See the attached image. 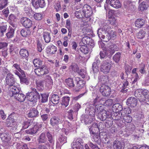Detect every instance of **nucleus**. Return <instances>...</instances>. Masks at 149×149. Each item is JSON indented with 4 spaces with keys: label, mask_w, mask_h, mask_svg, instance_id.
Wrapping results in <instances>:
<instances>
[{
    "label": "nucleus",
    "mask_w": 149,
    "mask_h": 149,
    "mask_svg": "<svg viewBox=\"0 0 149 149\" xmlns=\"http://www.w3.org/2000/svg\"><path fill=\"white\" fill-rule=\"evenodd\" d=\"M112 110L114 112H121L123 110L122 106L118 103H116L113 106Z\"/></svg>",
    "instance_id": "nucleus-29"
},
{
    "label": "nucleus",
    "mask_w": 149,
    "mask_h": 149,
    "mask_svg": "<svg viewBox=\"0 0 149 149\" xmlns=\"http://www.w3.org/2000/svg\"><path fill=\"white\" fill-rule=\"evenodd\" d=\"M31 121L29 120L24 121L22 124V128L20 129L21 131L24 129L27 128L29 126L31 125Z\"/></svg>",
    "instance_id": "nucleus-52"
},
{
    "label": "nucleus",
    "mask_w": 149,
    "mask_h": 149,
    "mask_svg": "<svg viewBox=\"0 0 149 149\" xmlns=\"http://www.w3.org/2000/svg\"><path fill=\"white\" fill-rule=\"evenodd\" d=\"M88 109L89 111V116L92 118H93V119H94L95 113L98 111V109H95L93 107V105H89L88 108L86 109V110H88Z\"/></svg>",
    "instance_id": "nucleus-18"
},
{
    "label": "nucleus",
    "mask_w": 149,
    "mask_h": 149,
    "mask_svg": "<svg viewBox=\"0 0 149 149\" xmlns=\"http://www.w3.org/2000/svg\"><path fill=\"white\" fill-rule=\"evenodd\" d=\"M85 81H84L80 80L78 81L75 87V90L76 91H79V90L83 88L85 85Z\"/></svg>",
    "instance_id": "nucleus-25"
},
{
    "label": "nucleus",
    "mask_w": 149,
    "mask_h": 149,
    "mask_svg": "<svg viewBox=\"0 0 149 149\" xmlns=\"http://www.w3.org/2000/svg\"><path fill=\"white\" fill-rule=\"evenodd\" d=\"M16 125L15 119L12 117L11 115H10L6 120V125L7 127H12Z\"/></svg>",
    "instance_id": "nucleus-16"
},
{
    "label": "nucleus",
    "mask_w": 149,
    "mask_h": 149,
    "mask_svg": "<svg viewBox=\"0 0 149 149\" xmlns=\"http://www.w3.org/2000/svg\"><path fill=\"white\" fill-rule=\"evenodd\" d=\"M46 135L49 142V145L52 146H53L54 143V136L49 132L47 133Z\"/></svg>",
    "instance_id": "nucleus-30"
},
{
    "label": "nucleus",
    "mask_w": 149,
    "mask_h": 149,
    "mask_svg": "<svg viewBox=\"0 0 149 149\" xmlns=\"http://www.w3.org/2000/svg\"><path fill=\"white\" fill-rule=\"evenodd\" d=\"M20 22L22 25L26 28H29L31 27L32 24V21L26 17L22 18Z\"/></svg>",
    "instance_id": "nucleus-11"
},
{
    "label": "nucleus",
    "mask_w": 149,
    "mask_h": 149,
    "mask_svg": "<svg viewBox=\"0 0 149 149\" xmlns=\"http://www.w3.org/2000/svg\"><path fill=\"white\" fill-rule=\"evenodd\" d=\"M82 44L84 45H90L92 47L94 45L93 40L91 38L87 36L84 37L82 38L80 44L82 45Z\"/></svg>",
    "instance_id": "nucleus-12"
},
{
    "label": "nucleus",
    "mask_w": 149,
    "mask_h": 149,
    "mask_svg": "<svg viewBox=\"0 0 149 149\" xmlns=\"http://www.w3.org/2000/svg\"><path fill=\"white\" fill-rule=\"evenodd\" d=\"M82 121H84L86 125L91 123L93 120L90 116H89L87 115H82Z\"/></svg>",
    "instance_id": "nucleus-24"
},
{
    "label": "nucleus",
    "mask_w": 149,
    "mask_h": 149,
    "mask_svg": "<svg viewBox=\"0 0 149 149\" xmlns=\"http://www.w3.org/2000/svg\"><path fill=\"white\" fill-rule=\"evenodd\" d=\"M7 4L8 0H0V10L5 7Z\"/></svg>",
    "instance_id": "nucleus-57"
},
{
    "label": "nucleus",
    "mask_w": 149,
    "mask_h": 149,
    "mask_svg": "<svg viewBox=\"0 0 149 149\" xmlns=\"http://www.w3.org/2000/svg\"><path fill=\"white\" fill-rule=\"evenodd\" d=\"M102 123H99L98 124L96 123H94L93 124L92 126L89 127V130H93L94 131H99L101 128L100 127V125H101Z\"/></svg>",
    "instance_id": "nucleus-38"
},
{
    "label": "nucleus",
    "mask_w": 149,
    "mask_h": 149,
    "mask_svg": "<svg viewBox=\"0 0 149 149\" xmlns=\"http://www.w3.org/2000/svg\"><path fill=\"white\" fill-rule=\"evenodd\" d=\"M34 72L35 73L39 76H40L42 75H44L45 74H47L49 73V71L47 67L45 65H42L41 67H39L38 68L35 69L34 70Z\"/></svg>",
    "instance_id": "nucleus-6"
},
{
    "label": "nucleus",
    "mask_w": 149,
    "mask_h": 149,
    "mask_svg": "<svg viewBox=\"0 0 149 149\" xmlns=\"http://www.w3.org/2000/svg\"><path fill=\"white\" fill-rule=\"evenodd\" d=\"M124 114H122L121 112H114L113 113L111 116V117L112 119L115 120H120V119H122L123 117V115Z\"/></svg>",
    "instance_id": "nucleus-21"
},
{
    "label": "nucleus",
    "mask_w": 149,
    "mask_h": 149,
    "mask_svg": "<svg viewBox=\"0 0 149 149\" xmlns=\"http://www.w3.org/2000/svg\"><path fill=\"white\" fill-rule=\"evenodd\" d=\"M84 141L81 138L74 139L71 144V146L74 149H84Z\"/></svg>",
    "instance_id": "nucleus-2"
},
{
    "label": "nucleus",
    "mask_w": 149,
    "mask_h": 149,
    "mask_svg": "<svg viewBox=\"0 0 149 149\" xmlns=\"http://www.w3.org/2000/svg\"><path fill=\"white\" fill-rule=\"evenodd\" d=\"M134 6L133 4V2L131 1L126 0L123 3V6L127 10L131 11L132 10Z\"/></svg>",
    "instance_id": "nucleus-14"
},
{
    "label": "nucleus",
    "mask_w": 149,
    "mask_h": 149,
    "mask_svg": "<svg viewBox=\"0 0 149 149\" xmlns=\"http://www.w3.org/2000/svg\"><path fill=\"white\" fill-rule=\"evenodd\" d=\"M109 4L112 7L118 9L121 6V4L119 0H110Z\"/></svg>",
    "instance_id": "nucleus-20"
},
{
    "label": "nucleus",
    "mask_w": 149,
    "mask_h": 149,
    "mask_svg": "<svg viewBox=\"0 0 149 149\" xmlns=\"http://www.w3.org/2000/svg\"><path fill=\"white\" fill-rule=\"evenodd\" d=\"M74 14L76 17L80 19L85 17V15L83 12L82 9L75 11Z\"/></svg>",
    "instance_id": "nucleus-41"
},
{
    "label": "nucleus",
    "mask_w": 149,
    "mask_h": 149,
    "mask_svg": "<svg viewBox=\"0 0 149 149\" xmlns=\"http://www.w3.org/2000/svg\"><path fill=\"white\" fill-rule=\"evenodd\" d=\"M138 99L141 102L147 101L149 100V92L148 91L146 94H143L139 97Z\"/></svg>",
    "instance_id": "nucleus-33"
},
{
    "label": "nucleus",
    "mask_w": 149,
    "mask_h": 149,
    "mask_svg": "<svg viewBox=\"0 0 149 149\" xmlns=\"http://www.w3.org/2000/svg\"><path fill=\"white\" fill-rule=\"evenodd\" d=\"M45 81L46 84L51 85L52 83V80L51 77L49 75H47L45 77Z\"/></svg>",
    "instance_id": "nucleus-62"
},
{
    "label": "nucleus",
    "mask_w": 149,
    "mask_h": 149,
    "mask_svg": "<svg viewBox=\"0 0 149 149\" xmlns=\"http://www.w3.org/2000/svg\"><path fill=\"white\" fill-rule=\"evenodd\" d=\"M61 122V120L58 117L54 116L51 118L50 124L52 126L54 127L58 125Z\"/></svg>",
    "instance_id": "nucleus-19"
},
{
    "label": "nucleus",
    "mask_w": 149,
    "mask_h": 149,
    "mask_svg": "<svg viewBox=\"0 0 149 149\" xmlns=\"http://www.w3.org/2000/svg\"><path fill=\"white\" fill-rule=\"evenodd\" d=\"M97 33L99 37L103 41L107 42L111 38L116 36L115 32L110 31V29L108 25H105L98 29Z\"/></svg>",
    "instance_id": "nucleus-1"
},
{
    "label": "nucleus",
    "mask_w": 149,
    "mask_h": 149,
    "mask_svg": "<svg viewBox=\"0 0 149 149\" xmlns=\"http://www.w3.org/2000/svg\"><path fill=\"white\" fill-rule=\"evenodd\" d=\"M42 127L41 123H37L33 127L25 131L26 133L30 134H35L39 130L40 128Z\"/></svg>",
    "instance_id": "nucleus-7"
},
{
    "label": "nucleus",
    "mask_w": 149,
    "mask_h": 149,
    "mask_svg": "<svg viewBox=\"0 0 149 149\" xmlns=\"http://www.w3.org/2000/svg\"><path fill=\"white\" fill-rule=\"evenodd\" d=\"M123 118L124 122L127 123H130L132 120L131 116L129 115H123Z\"/></svg>",
    "instance_id": "nucleus-55"
},
{
    "label": "nucleus",
    "mask_w": 149,
    "mask_h": 149,
    "mask_svg": "<svg viewBox=\"0 0 149 149\" xmlns=\"http://www.w3.org/2000/svg\"><path fill=\"white\" fill-rule=\"evenodd\" d=\"M102 48L103 51L100 52V55L101 58H104L107 55V53L109 52L106 50L105 47H102Z\"/></svg>",
    "instance_id": "nucleus-53"
},
{
    "label": "nucleus",
    "mask_w": 149,
    "mask_h": 149,
    "mask_svg": "<svg viewBox=\"0 0 149 149\" xmlns=\"http://www.w3.org/2000/svg\"><path fill=\"white\" fill-rule=\"evenodd\" d=\"M34 97L33 92H31L26 94V97L29 101L33 102V103H35L36 102V97L34 98Z\"/></svg>",
    "instance_id": "nucleus-28"
},
{
    "label": "nucleus",
    "mask_w": 149,
    "mask_h": 149,
    "mask_svg": "<svg viewBox=\"0 0 149 149\" xmlns=\"http://www.w3.org/2000/svg\"><path fill=\"white\" fill-rule=\"evenodd\" d=\"M145 21L142 19H137L135 22V26L137 28H140L142 27L145 24Z\"/></svg>",
    "instance_id": "nucleus-35"
},
{
    "label": "nucleus",
    "mask_w": 149,
    "mask_h": 149,
    "mask_svg": "<svg viewBox=\"0 0 149 149\" xmlns=\"http://www.w3.org/2000/svg\"><path fill=\"white\" fill-rule=\"evenodd\" d=\"M139 71L141 74H144L146 73V66L144 63H141L139 64Z\"/></svg>",
    "instance_id": "nucleus-54"
},
{
    "label": "nucleus",
    "mask_w": 149,
    "mask_h": 149,
    "mask_svg": "<svg viewBox=\"0 0 149 149\" xmlns=\"http://www.w3.org/2000/svg\"><path fill=\"white\" fill-rule=\"evenodd\" d=\"M92 69L94 73H96L98 72L99 71L98 65L96 64L95 63H93L92 64Z\"/></svg>",
    "instance_id": "nucleus-64"
},
{
    "label": "nucleus",
    "mask_w": 149,
    "mask_h": 149,
    "mask_svg": "<svg viewBox=\"0 0 149 149\" xmlns=\"http://www.w3.org/2000/svg\"><path fill=\"white\" fill-rule=\"evenodd\" d=\"M81 46L80 48V50L81 52L85 54H86L89 52V49L87 45H81Z\"/></svg>",
    "instance_id": "nucleus-44"
},
{
    "label": "nucleus",
    "mask_w": 149,
    "mask_h": 149,
    "mask_svg": "<svg viewBox=\"0 0 149 149\" xmlns=\"http://www.w3.org/2000/svg\"><path fill=\"white\" fill-rule=\"evenodd\" d=\"M121 54L120 52H117L113 57V59L116 63H118L121 58Z\"/></svg>",
    "instance_id": "nucleus-49"
},
{
    "label": "nucleus",
    "mask_w": 149,
    "mask_h": 149,
    "mask_svg": "<svg viewBox=\"0 0 149 149\" xmlns=\"http://www.w3.org/2000/svg\"><path fill=\"white\" fill-rule=\"evenodd\" d=\"M107 51L109 52L110 54L112 55L115 51L117 50V46L114 43L110 42L107 44V47L105 48Z\"/></svg>",
    "instance_id": "nucleus-10"
},
{
    "label": "nucleus",
    "mask_w": 149,
    "mask_h": 149,
    "mask_svg": "<svg viewBox=\"0 0 149 149\" xmlns=\"http://www.w3.org/2000/svg\"><path fill=\"white\" fill-rule=\"evenodd\" d=\"M63 126L64 128L68 129V130H71L73 129L72 125L69 122L67 121L65 122L63 124Z\"/></svg>",
    "instance_id": "nucleus-59"
},
{
    "label": "nucleus",
    "mask_w": 149,
    "mask_h": 149,
    "mask_svg": "<svg viewBox=\"0 0 149 149\" xmlns=\"http://www.w3.org/2000/svg\"><path fill=\"white\" fill-rule=\"evenodd\" d=\"M48 47L49 48V52L51 54H54L57 51V48L56 47L53 45H50V46H49Z\"/></svg>",
    "instance_id": "nucleus-60"
},
{
    "label": "nucleus",
    "mask_w": 149,
    "mask_h": 149,
    "mask_svg": "<svg viewBox=\"0 0 149 149\" xmlns=\"http://www.w3.org/2000/svg\"><path fill=\"white\" fill-rule=\"evenodd\" d=\"M70 100V97L68 96H64L62 98L61 104L63 106L66 107L68 105Z\"/></svg>",
    "instance_id": "nucleus-31"
},
{
    "label": "nucleus",
    "mask_w": 149,
    "mask_h": 149,
    "mask_svg": "<svg viewBox=\"0 0 149 149\" xmlns=\"http://www.w3.org/2000/svg\"><path fill=\"white\" fill-rule=\"evenodd\" d=\"M37 140L39 144L46 143L47 142L46 134L45 133H42L39 136Z\"/></svg>",
    "instance_id": "nucleus-22"
},
{
    "label": "nucleus",
    "mask_w": 149,
    "mask_h": 149,
    "mask_svg": "<svg viewBox=\"0 0 149 149\" xmlns=\"http://www.w3.org/2000/svg\"><path fill=\"white\" fill-rule=\"evenodd\" d=\"M148 91L146 89H138L136 90L134 92V95L135 96L138 98L141 96L143 94H146V92Z\"/></svg>",
    "instance_id": "nucleus-27"
},
{
    "label": "nucleus",
    "mask_w": 149,
    "mask_h": 149,
    "mask_svg": "<svg viewBox=\"0 0 149 149\" xmlns=\"http://www.w3.org/2000/svg\"><path fill=\"white\" fill-rule=\"evenodd\" d=\"M111 64L106 61H103L100 66V70L104 74L108 73L111 68Z\"/></svg>",
    "instance_id": "nucleus-4"
},
{
    "label": "nucleus",
    "mask_w": 149,
    "mask_h": 149,
    "mask_svg": "<svg viewBox=\"0 0 149 149\" xmlns=\"http://www.w3.org/2000/svg\"><path fill=\"white\" fill-rule=\"evenodd\" d=\"M41 95L42 97L41 102L45 103L48 100V95L46 93L41 94Z\"/></svg>",
    "instance_id": "nucleus-61"
},
{
    "label": "nucleus",
    "mask_w": 149,
    "mask_h": 149,
    "mask_svg": "<svg viewBox=\"0 0 149 149\" xmlns=\"http://www.w3.org/2000/svg\"><path fill=\"white\" fill-rule=\"evenodd\" d=\"M65 82L66 85L71 88L74 87L75 84L73 79L72 78H69L66 79Z\"/></svg>",
    "instance_id": "nucleus-39"
},
{
    "label": "nucleus",
    "mask_w": 149,
    "mask_h": 149,
    "mask_svg": "<svg viewBox=\"0 0 149 149\" xmlns=\"http://www.w3.org/2000/svg\"><path fill=\"white\" fill-rule=\"evenodd\" d=\"M100 91L103 96L107 97L110 94L111 89L109 86L105 84H102Z\"/></svg>",
    "instance_id": "nucleus-3"
},
{
    "label": "nucleus",
    "mask_w": 149,
    "mask_h": 149,
    "mask_svg": "<svg viewBox=\"0 0 149 149\" xmlns=\"http://www.w3.org/2000/svg\"><path fill=\"white\" fill-rule=\"evenodd\" d=\"M100 81H101L102 84H104L108 81V77L106 76L102 75L99 78Z\"/></svg>",
    "instance_id": "nucleus-63"
},
{
    "label": "nucleus",
    "mask_w": 149,
    "mask_h": 149,
    "mask_svg": "<svg viewBox=\"0 0 149 149\" xmlns=\"http://www.w3.org/2000/svg\"><path fill=\"white\" fill-rule=\"evenodd\" d=\"M60 100V97L56 94L53 95L51 97V100L54 104H57Z\"/></svg>",
    "instance_id": "nucleus-34"
},
{
    "label": "nucleus",
    "mask_w": 149,
    "mask_h": 149,
    "mask_svg": "<svg viewBox=\"0 0 149 149\" xmlns=\"http://www.w3.org/2000/svg\"><path fill=\"white\" fill-rule=\"evenodd\" d=\"M69 69L70 70H72L74 72H76L78 70L79 68L76 64L72 63L70 66Z\"/></svg>",
    "instance_id": "nucleus-56"
},
{
    "label": "nucleus",
    "mask_w": 149,
    "mask_h": 149,
    "mask_svg": "<svg viewBox=\"0 0 149 149\" xmlns=\"http://www.w3.org/2000/svg\"><path fill=\"white\" fill-rule=\"evenodd\" d=\"M37 89L40 91H42L44 89L43 82L42 81H39L36 82Z\"/></svg>",
    "instance_id": "nucleus-42"
},
{
    "label": "nucleus",
    "mask_w": 149,
    "mask_h": 149,
    "mask_svg": "<svg viewBox=\"0 0 149 149\" xmlns=\"http://www.w3.org/2000/svg\"><path fill=\"white\" fill-rule=\"evenodd\" d=\"M145 34L146 32L144 31L141 30L137 33L136 36L139 39H143L144 37Z\"/></svg>",
    "instance_id": "nucleus-50"
},
{
    "label": "nucleus",
    "mask_w": 149,
    "mask_h": 149,
    "mask_svg": "<svg viewBox=\"0 0 149 149\" xmlns=\"http://www.w3.org/2000/svg\"><path fill=\"white\" fill-rule=\"evenodd\" d=\"M107 119V120H106L105 123V125L107 127L109 128L113 124V122L111 118H110V117Z\"/></svg>",
    "instance_id": "nucleus-58"
},
{
    "label": "nucleus",
    "mask_w": 149,
    "mask_h": 149,
    "mask_svg": "<svg viewBox=\"0 0 149 149\" xmlns=\"http://www.w3.org/2000/svg\"><path fill=\"white\" fill-rule=\"evenodd\" d=\"M5 80L6 84L10 86L14 85L15 82L13 75L10 73H8L7 74Z\"/></svg>",
    "instance_id": "nucleus-8"
},
{
    "label": "nucleus",
    "mask_w": 149,
    "mask_h": 149,
    "mask_svg": "<svg viewBox=\"0 0 149 149\" xmlns=\"http://www.w3.org/2000/svg\"><path fill=\"white\" fill-rule=\"evenodd\" d=\"M0 136L2 141L5 143H8L10 140V136L6 133L2 134Z\"/></svg>",
    "instance_id": "nucleus-36"
},
{
    "label": "nucleus",
    "mask_w": 149,
    "mask_h": 149,
    "mask_svg": "<svg viewBox=\"0 0 149 149\" xmlns=\"http://www.w3.org/2000/svg\"><path fill=\"white\" fill-rule=\"evenodd\" d=\"M21 90V88L19 86H15L13 85L11 86L10 88V96L13 97L15 95H17L19 93Z\"/></svg>",
    "instance_id": "nucleus-13"
},
{
    "label": "nucleus",
    "mask_w": 149,
    "mask_h": 149,
    "mask_svg": "<svg viewBox=\"0 0 149 149\" xmlns=\"http://www.w3.org/2000/svg\"><path fill=\"white\" fill-rule=\"evenodd\" d=\"M38 113L39 112L35 108H31L29 110L28 116L30 118L36 117L38 115Z\"/></svg>",
    "instance_id": "nucleus-23"
},
{
    "label": "nucleus",
    "mask_w": 149,
    "mask_h": 149,
    "mask_svg": "<svg viewBox=\"0 0 149 149\" xmlns=\"http://www.w3.org/2000/svg\"><path fill=\"white\" fill-rule=\"evenodd\" d=\"M123 86H122V89L121 91L123 93H126L128 90L127 89L128 86L129 82L127 79H124L122 81Z\"/></svg>",
    "instance_id": "nucleus-32"
},
{
    "label": "nucleus",
    "mask_w": 149,
    "mask_h": 149,
    "mask_svg": "<svg viewBox=\"0 0 149 149\" xmlns=\"http://www.w3.org/2000/svg\"><path fill=\"white\" fill-rule=\"evenodd\" d=\"M13 97L16 100L21 102L24 101L26 98V97L24 95L20 92L17 95H15V96Z\"/></svg>",
    "instance_id": "nucleus-26"
},
{
    "label": "nucleus",
    "mask_w": 149,
    "mask_h": 149,
    "mask_svg": "<svg viewBox=\"0 0 149 149\" xmlns=\"http://www.w3.org/2000/svg\"><path fill=\"white\" fill-rule=\"evenodd\" d=\"M33 63L35 67H39L42 64V61L39 58H36L33 61Z\"/></svg>",
    "instance_id": "nucleus-45"
},
{
    "label": "nucleus",
    "mask_w": 149,
    "mask_h": 149,
    "mask_svg": "<svg viewBox=\"0 0 149 149\" xmlns=\"http://www.w3.org/2000/svg\"><path fill=\"white\" fill-rule=\"evenodd\" d=\"M31 89L33 92V95H34V98L36 97V102H37L38 99H40V96L39 93L37 91L36 89L35 88H31Z\"/></svg>",
    "instance_id": "nucleus-47"
},
{
    "label": "nucleus",
    "mask_w": 149,
    "mask_h": 149,
    "mask_svg": "<svg viewBox=\"0 0 149 149\" xmlns=\"http://www.w3.org/2000/svg\"><path fill=\"white\" fill-rule=\"evenodd\" d=\"M15 30L11 27L10 26L8 32L6 33V36L8 38H10L13 37L14 36Z\"/></svg>",
    "instance_id": "nucleus-40"
},
{
    "label": "nucleus",
    "mask_w": 149,
    "mask_h": 149,
    "mask_svg": "<svg viewBox=\"0 0 149 149\" xmlns=\"http://www.w3.org/2000/svg\"><path fill=\"white\" fill-rule=\"evenodd\" d=\"M110 117L109 114L104 110H103L101 111H100L97 115V117L101 121H104L106 119Z\"/></svg>",
    "instance_id": "nucleus-9"
},
{
    "label": "nucleus",
    "mask_w": 149,
    "mask_h": 149,
    "mask_svg": "<svg viewBox=\"0 0 149 149\" xmlns=\"http://www.w3.org/2000/svg\"><path fill=\"white\" fill-rule=\"evenodd\" d=\"M137 102V100L136 98L134 97H131L127 99L126 103L128 105L134 107L136 106Z\"/></svg>",
    "instance_id": "nucleus-17"
},
{
    "label": "nucleus",
    "mask_w": 149,
    "mask_h": 149,
    "mask_svg": "<svg viewBox=\"0 0 149 149\" xmlns=\"http://www.w3.org/2000/svg\"><path fill=\"white\" fill-rule=\"evenodd\" d=\"M83 12L85 15V17L89 18L91 15L93 13L92 9L90 6L85 4L82 8Z\"/></svg>",
    "instance_id": "nucleus-5"
},
{
    "label": "nucleus",
    "mask_w": 149,
    "mask_h": 149,
    "mask_svg": "<svg viewBox=\"0 0 149 149\" xmlns=\"http://www.w3.org/2000/svg\"><path fill=\"white\" fill-rule=\"evenodd\" d=\"M13 66L19 71L23 76H25L24 71L21 69L19 65L15 63L13 65Z\"/></svg>",
    "instance_id": "nucleus-46"
},
{
    "label": "nucleus",
    "mask_w": 149,
    "mask_h": 149,
    "mask_svg": "<svg viewBox=\"0 0 149 149\" xmlns=\"http://www.w3.org/2000/svg\"><path fill=\"white\" fill-rule=\"evenodd\" d=\"M113 147L114 149H123L124 147V143L123 142L115 140L113 142Z\"/></svg>",
    "instance_id": "nucleus-15"
},
{
    "label": "nucleus",
    "mask_w": 149,
    "mask_h": 149,
    "mask_svg": "<svg viewBox=\"0 0 149 149\" xmlns=\"http://www.w3.org/2000/svg\"><path fill=\"white\" fill-rule=\"evenodd\" d=\"M21 35L23 37H26L29 36L30 34V31L25 29H22L20 31Z\"/></svg>",
    "instance_id": "nucleus-48"
},
{
    "label": "nucleus",
    "mask_w": 149,
    "mask_h": 149,
    "mask_svg": "<svg viewBox=\"0 0 149 149\" xmlns=\"http://www.w3.org/2000/svg\"><path fill=\"white\" fill-rule=\"evenodd\" d=\"M93 139L94 141L96 143L99 144L100 143V139L99 134L97 133L95 134L93 136H92L91 137Z\"/></svg>",
    "instance_id": "nucleus-51"
},
{
    "label": "nucleus",
    "mask_w": 149,
    "mask_h": 149,
    "mask_svg": "<svg viewBox=\"0 0 149 149\" xmlns=\"http://www.w3.org/2000/svg\"><path fill=\"white\" fill-rule=\"evenodd\" d=\"M19 54L20 56L23 58H26L29 55L28 51L24 49H21L19 51Z\"/></svg>",
    "instance_id": "nucleus-37"
},
{
    "label": "nucleus",
    "mask_w": 149,
    "mask_h": 149,
    "mask_svg": "<svg viewBox=\"0 0 149 149\" xmlns=\"http://www.w3.org/2000/svg\"><path fill=\"white\" fill-rule=\"evenodd\" d=\"M44 40L46 43H49L51 40L50 33L48 32H45L43 33Z\"/></svg>",
    "instance_id": "nucleus-43"
}]
</instances>
